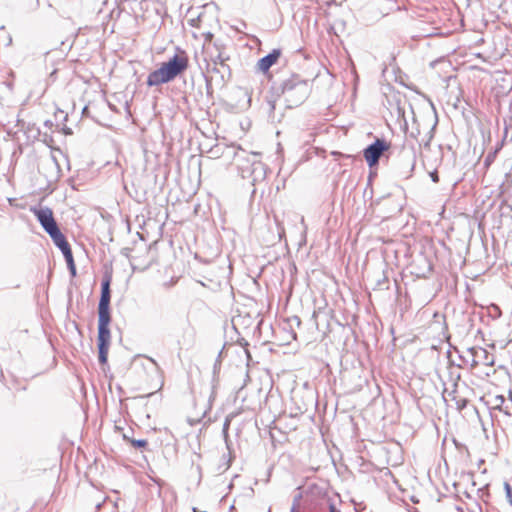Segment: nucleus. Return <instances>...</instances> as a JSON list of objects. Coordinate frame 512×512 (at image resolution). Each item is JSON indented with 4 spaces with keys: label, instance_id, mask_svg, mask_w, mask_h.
Instances as JSON below:
<instances>
[{
    "label": "nucleus",
    "instance_id": "nucleus-1",
    "mask_svg": "<svg viewBox=\"0 0 512 512\" xmlns=\"http://www.w3.org/2000/svg\"><path fill=\"white\" fill-rule=\"evenodd\" d=\"M111 277L105 276L101 284V297L98 305V350L99 362L105 365L108 361V352L111 344V333L109 324L110 316V299H111Z\"/></svg>",
    "mask_w": 512,
    "mask_h": 512
},
{
    "label": "nucleus",
    "instance_id": "nucleus-2",
    "mask_svg": "<svg viewBox=\"0 0 512 512\" xmlns=\"http://www.w3.org/2000/svg\"><path fill=\"white\" fill-rule=\"evenodd\" d=\"M188 66V56L182 51L174 55L167 62H163L158 69L152 71L148 75L146 83L149 87L168 83L182 74Z\"/></svg>",
    "mask_w": 512,
    "mask_h": 512
},
{
    "label": "nucleus",
    "instance_id": "nucleus-3",
    "mask_svg": "<svg viewBox=\"0 0 512 512\" xmlns=\"http://www.w3.org/2000/svg\"><path fill=\"white\" fill-rule=\"evenodd\" d=\"M48 234L52 238L54 244L62 251L64 258L66 260L67 266H68L72 276H75L76 275V266H75L71 247H70L68 241L66 240V237L60 231L59 227L48 232Z\"/></svg>",
    "mask_w": 512,
    "mask_h": 512
},
{
    "label": "nucleus",
    "instance_id": "nucleus-4",
    "mask_svg": "<svg viewBox=\"0 0 512 512\" xmlns=\"http://www.w3.org/2000/svg\"><path fill=\"white\" fill-rule=\"evenodd\" d=\"M389 146L385 143V141L381 139H377L373 144L368 146L364 150V158L370 167L375 166L382 153L386 151Z\"/></svg>",
    "mask_w": 512,
    "mask_h": 512
},
{
    "label": "nucleus",
    "instance_id": "nucleus-5",
    "mask_svg": "<svg viewBox=\"0 0 512 512\" xmlns=\"http://www.w3.org/2000/svg\"><path fill=\"white\" fill-rule=\"evenodd\" d=\"M31 211L47 233L58 227L50 208H31Z\"/></svg>",
    "mask_w": 512,
    "mask_h": 512
},
{
    "label": "nucleus",
    "instance_id": "nucleus-6",
    "mask_svg": "<svg viewBox=\"0 0 512 512\" xmlns=\"http://www.w3.org/2000/svg\"><path fill=\"white\" fill-rule=\"evenodd\" d=\"M281 56V51L279 49L272 50L268 55L258 60L256 67L263 74L271 77L269 73L270 68L275 65Z\"/></svg>",
    "mask_w": 512,
    "mask_h": 512
},
{
    "label": "nucleus",
    "instance_id": "nucleus-7",
    "mask_svg": "<svg viewBox=\"0 0 512 512\" xmlns=\"http://www.w3.org/2000/svg\"><path fill=\"white\" fill-rule=\"evenodd\" d=\"M484 399L486 401V404L491 408V409H498V410H502V406L505 402V398L503 395H498V394H493L491 392H488L485 396H484Z\"/></svg>",
    "mask_w": 512,
    "mask_h": 512
},
{
    "label": "nucleus",
    "instance_id": "nucleus-8",
    "mask_svg": "<svg viewBox=\"0 0 512 512\" xmlns=\"http://www.w3.org/2000/svg\"><path fill=\"white\" fill-rule=\"evenodd\" d=\"M124 440L127 441L136 449H144L148 446V441L145 439L136 440L124 435Z\"/></svg>",
    "mask_w": 512,
    "mask_h": 512
},
{
    "label": "nucleus",
    "instance_id": "nucleus-9",
    "mask_svg": "<svg viewBox=\"0 0 512 512\" xmlns=\"http://www.w3.org/2000/svg\"><path fill=\"white\" fill-rule=\"evenodd\" d=\"M504 488L506 491V496H507L508 502L510 503V505H512V486L506 482L504 484Z\"/></svg>",
    "mask_w": 512,
    "mask_h": 512
},
{
    "label": "nucleus",
    "instance_id": "nucleus-10",
    "mask_svg": "<svg viewBox=\"0 0 512 512\" xmlns=\"http://www.w3.org/2000/svg\"><path fill=\"white\" fill-rule=\"evenodd\" d=\"M301 497H302V496H301V494H299V495L296 497V499H295V501H294V504H293V506H292V508H291V512H298V508H299V501H300Z\"/></svg>",
    "mask_w": 512,
    "mask_h": 512
},
{
    "label": "nucleus",
    "instance_id": "nucleus-11",
    "mask_svg": "<svg viewBox=\"0 0 512 512\" xmlns=\"http://www.w3.org/2000/svg\"><path fill=\"white\" fill-rule=\"evenodd\" d=\"M430 177H431V179H432V181L434 183H438L439 182V175H438L437 170H434V171L430 172Z\"/></svg>",
    "mask_w": 512,
    "mask_h": 512
},
{
    "label": "nucleus",
    "instance_id": "nucleus-12",
    "mask_svg": "<svg viewBox=\"0 0 512 512\" xmlns=\"http://www.w3.org/2000/svg\"><path fill=\"white\" fill-rule=\"evenodd\" d=\"M330 512H340L333 505L330 506Z\"/></svg>",
    "mask_w": 512,
    "mask_h": 512
}]
</instances>
